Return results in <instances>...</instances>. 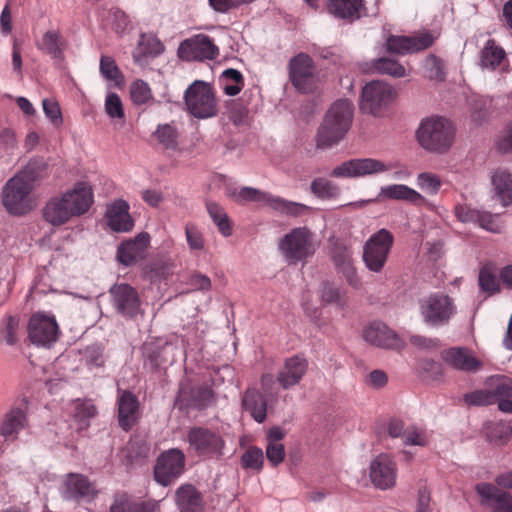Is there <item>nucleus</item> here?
Returning <instances> with one entry per match:
<instances>
[{
	"instance_id": "64",
	"label": "nucleus",
	"mask_w": 512,
	"mask_h": 512,
	"mask_svg": "<svg viewBox=\"0 0 512 512\" xmlns=\"http://www.w3.org/2000/svg\"><path fill=\"white\" fill-rule=\"evenodd\" d=\"M387 431L392 438L401 437L403 439V433L405 431L403 421L397 418L391 419L388 423Z\"/></svg>"
},
{
	"instance_id": "4",
	"label": "nucleus",
	"mask_w": 512,
	"mask_h": 512,
	"mask_svg": "<svg viewBox=\"0 0 512 512\" xmlns=\"http://www.w3.org/2000/svg\"><path fill=\"white\" fill-rule=\"evenodd\" d=\"M496 485L478 483L475 490L481 498V504L490 508L491 512H512V494L503 489L512 490V471L499 474L495 478Z\"/></svg>"
},
{
	"instance_id": "1",
	"label": "nucleus",
	"mask_w": 512,
	"mask_h": 512,
	"mask_svg": "<svg viewBox=\"0 0 512 512\" xmlns=\"http://www.w3.org/2000/svg\"><path fill=\"white\" fill-rule=\"evenodd\" d=\"M93 203V192L85 182L51 197L43 207V218L53 226H61L73 217L85 214Z\"/></svg>"
},
{
	"instance_id": "63",
	"label": "nucleus",
	"mask_w": 512,
	"mask_h": 512,
	"mask_svg": "<svg viewBox=\"0 0 512 512\" xmlns=\"http://www.w3.org/2000/svg\"><path fill=\"white\" fill-rule=\"evenodd\" d=\"M18 328V320L9 316L6 320L5 328L3 330V337L8 345H14L17 341L16 331Z\"/></svg>"
},
{
	"instance_id": "51",
	"label": "nucleus",
	"mask_w": 512,
	"mask_h": 512,
	"mask_svg": "<svg viewBox=\"0 0 512 512\" xmlns=\"http://www.w3.org/2000/svg\"><path fill=\"white\" fill-rule=\"evenodd\" d=\"M97 413L96 407L90 400H77L74 403L73 416L75 420L85 426H88V420L93 418Z\"/></svg>"
},
{
	"instance_id": "7",
	"label": "nucleus",
	"mask_w": 512,
	"mask_h": 512,
	"mask_svg": "<svg viewBox=\"0 0 512 512\" xmlns=\"http://www.w3.org/2000/svg\"><path fill=\"white\" fill-rule=\"evenodd\" d=\"M187 111L196 118L205 119L217 113L213 87L204 81H194L184 93Z\"/></svg>"
},
{
	"instance_id": "34",
	"label": "nucleus",
	"mask_w": 512,
	"mask_h": 512,
	"mask_svg": "<svg viewBox=\"0 0 512 512\" xmlns=\"http://www.w3.org/2000/svg\"><path fill=\"white\" fill-rule=\"evenodd\" d=\"M383 200H401L410 202L412 204H418L424 201L423 196L416 190L403 185V184H392L383 186L375 199V201Z\"/></svg>"
},
{
	"instance_id": "48",
	"label": "nucleus",
	"mask_w": 512,
	"mask_h": 512,
	"mask_svg": "<svg viewBox=\"0 0 512 512\" xmlns=\"http://www.w3.org/2000/svg\"><path fill=\"white\" fill-rule=\"evenodd\" d=\"M154 136L166 149L175 150L178 145V132L172 124L158 125Z\"/></svg>"
},
{
	"instance_id": "60",
	"label": "nucleus",
	"mask_w": 512,
	"mask_h": 512,
	"mask_svg": "<svg viewBox=\"0 0 512 512\" xmlns=\"http://www.w3.org/2000/svg\"><path fill=\"white\" fill-rule=\"evenodd\" d=\"M266 457L272 466H278L285 459L284 445L281 443H268L266 446Z\"/></svg>"
},
{
	"instance_id": "45",
	"label": "nucleus",
	"mask_w": 512,
	"mask_h": 512,
	"mask_svg": "<svg viewBox=\"0 0 512 512\" xmlns=\"http://www.w3.org/2000/svg\"><path fill=\"white\" fill-rule=\"evenodd\" d=\"M321 300L325 304H334L339 308L346 307L348 303L346 292L330 282L323 283Z\"/></svg>"
},
{
	"instance_id": "52",
	"label": "nucleus",
	"mask_w": 512,
	"mask_h": 512,
	"mask_svg": "<svg viewBox=\"0 0 512 512\" xmlns=\"http://www.w3.org/2000/svg\"><path fill=\"white\" fill-rule=\"evenodd\" d=\"M131 99L135 104L142 105L152 99V91L143 80H136L130 87Z\"/></svg>"
},
{
	"instance_id": "22",
	"label": "nucleus",
	"mask_w": 512,
	"mask_h": 512,
	"mask_svg": "<svg viewBox=\"0 0 512 512\" xmlns=\"http://www.w3.org/2000/svg\"><path fill=\"white\" fill-rule=\"evenodd\" d=\"M308 360L302 355H294L286 358L282 368L278 371L277 382L288 390L301 382L308 371Z\"/></svg>"
},
{
	"instance_id": "58",
	"label": "nucleus",
	"mask_w": 512,
	"mask_h": 512,
	"mask_svg": "<svg viewBox=\"0 0 512 512\" xmlns=\"http://www.w3.org/2000/svg\"><path fill=\"white\" fill-rule=\"evenodd\" d=\"M105 110L111 118H123L124 109L120 97L116 93H109L105 100Z\"/></svg>"
},
{
	"instance_id": "41",
	"label": "nucleus",
	"mask_w": 512,
	"mask_h": 512,
	"mask_svg": "<svg viewBox=\"0 0 512 512\" xmlns=\"http://www.w3.org/2000/svg\"><path fill=\"white\" fill-rule=\"evenodd\" d=\"M311 193L322 200L337 199L341 194V189L337 183L325 178L316 177L310 184Z\"/></svg>"
},
{
	"instance_id": "50",
	"label": "nucleus",
	"mask_w": 512,
	"mask_h": 512,
	"mask_svg": "<svg viewBox=\"0 0 512 512\" xmlns=\"http://www.w3.org/2000/svg\"><path fill=\"white\" fill-rule=\"evenodd\" d=\"M214 399V392L211 386L207 384L200 385L191 390V400L194 407L204 409L208 407Z\"/></svg>"
},
{
	"instance_id": "3",
	"label": "nucleus",
	"mask_w": 512,
	"mask_h": 512,
	"mask_svg": "<svg viewBox=\"0 0 512 512\" xmlns=\"http://www.w3.org/2000/svg\"><path fill=\"white\" fill-rule=\"evenodd\" d=\"M455 127L450 120L442 116L424 118L416 131L419 145L426 151L444 154L452 147Z\"/></svg>"
},
{
	"instance_id": "29",
	"label": "nucleus",
	"mask_w": 512,
	"mask_h": 512,
	"mask_svg": "<svg viewBox=\"0 0 512 512\" xmlns=\"http://www.w3.org/2000/svg\"><path fill=\"white\" fill-rule=\"evenodd\" d=\"M129 204L122 200L111 203L106 210L108 226L116 232H128L134 227V220L129 214Z\"/></svg>"
},
{
	"instance_id": "31",
	"label": "nucleus",
	"mask_w": 512,
	"mask_h": 512,
	"mask_svg": "<svg viewBox=\"0 0 512 512\" xmlns=\"http://www.w3.org/2000/svg\"><path fill=\"white\" fill-rule=\"evenodd\" d=\"M327 9L335 18L352 23L361 17L365 6L364 0H329Z\"/></svg>"
},
{
	"instance_id": "13",
	"label": "nucleus",
	"mask_w": 512,
	"mask_h": 512,
	"mask_svg": "<svg viewBox=\"0 0 512 512\" xmlns=\"http://www.w3.org/2000/svg\"><path fill=\"white\" fill-rule=\"evenodd\" d=\"M438 35L423 30L409 36L389 35L385 41V49L390 54L407 55L419 53L432 47Z\"/></svg>"
},
{
	"instance_id": "8",
	"label": "nucleus",
	"mask_w": 512,
	"mask_h": 512,
	"mask_svg": "<svg viewBox=\"0 0 512 512\" xmlns=\"http://www.w3.org/2000/svg\"><path fill=\"white\" fill-rule=\"evenodd\" d=\"M279 248L289 264L304 262L316 251L313 234L306 227L292 229L283 237Z\"/></svg>"
},
{
	"instance_id": "24",
	"label": "nucleus",
	"mask_w": 512,
	"mask_h": 512,
	"mask_svg": "<svg viewBox=\"0 0 512 512\" xmlns=\"http://www.w3.org/2000/svg\"><path fill=\"white\" fill-rule=\"evenodd\" d=\"M372 483L380 489H389L396 482V464L387 455H379L370 465Z\"/></svg>"
},
{
	"instance_id": "43",
	"label": "nucleus",
	"mask_w": 512,
	"mask_h": 512,
	"mask_svg": "<svg viewBox=\"0 0 512 512\" xmlns=\"http://www.w3.org/2000/svg\"><path fill=\"white\" fill-rule=\"evenodd\" d=\"M372 69L379 74H386L394 78L407 75L405 67L396 59L381 57L372 62Z\"/></svg>"
},
{
	"instance_id": "20",
	"label": "nucleus",
	"mask_w": 512,
	"mask_h": 512,
	"mask_svg": "<svg viewBox=\"0 0 512 512\" xmlns=\"http://www.w3.org/2000/svg\"><path fill=\"white\" fill-rule=\"evenodd\" d=\"M98 492L95 483L91 482L88 477L77 473H69L66 476L63 491L65 499L76 502H91L97 497Z\"/></svg>"
},
{
	"instance_id": "38",
	"label": "nucleus",
	"mask_w": 512,
	"mask_h": 512,
	"mask_svg": "<svg viewBox=\"0 0 512 512\" xmlns=\"http://www.w3.org/2000/svg\"><path fill=\"white\" fill-rule=\"evenodd\" d=\"M17 175L35 189L42 180L49 176L48 163L43 159H33Z\"/></svg>"
},
{
	"instance_id": "14",
	"label": "nucleus",
	"mask_w": 512,
	"mask_h": 512,
	"mask_svg": "<svg viewBox=\"0 0 512 512\" xmlns=\"http://www.w3.org/2000/svg\"><path fill=\"white\" fill-rule=\"evenodd\" d=\"M391 166L374 158H354L335 166L329 176L338 179L362 178L389 171Z\"/></svg>"
},
{
	"instance_id": "36",
	"label": "nucleus",
	"mask_w": 512,
	"mask_h": 512,
	"mask_svg": "<svg viewBox=\"0 0 512 512\" xmlns=\"http://www.w3.org/2000/svg\"><path fill=\"white\" fill-rule=\"evenodd\" d=\"M164 51L162 42L154 36H141V39L133 52L134 62L143 65L147 58H155Z\"/></svg>"
},
{
	"instance_id": "49",
	"label": "nucleus",
	"mask_w": 512,
	"mask_h": 512,
	"mask_svg": "<svg viewBox=\"0 0 512 512\" xmlns=\"http://www.w3.org/2000/svg\"><path fill=\"white\" fill-rule=\"evenodd\" d=\"M264 464V454L257 446L248 447L241 456V465L244 469L261 471Z\"/></svg>"
},
{
	"instance_id": "5",
	"label": "nucleus",
	"mask_w": 512,
	"mask_h": 512,
	"mask_svg": "<svg viewBox=\"0 0 512 512\" xmlns=\"http://www.w3.org/2000/svg\"><path fill=\"white\" fill-rule=\"evenodd\" d=\"M232 197L240 204L247 202L263 203L282 214L293 217L300 216L309 210V207L302 203L287 201L252 187H242L239 191L235 190Z\"/></svg>"
},
{
	"instance_id": "57",
	"label": "nucleus",
	"mask_w": 512,
	"mask_h": 512,
	"mask_svg": "<svg viewBox=\"0 0 512 512\" xmlns=\"http://www.w3.org/2000/svg\"><path fill=\"white\" fill-rule=\"evenodd\" d=\"M135 503L136 501H134L127 493H117L114 496L110 512H134Z\"/></svg>"
},
{
	"instance_id": "62",
	"label": "nucleus",
	"mask_w": 512,
	"mask_h": 512,
	"mask_svg": "<svg viewBox=\"0 0 512 512\" xmlns=\"http://www.w3.org/2000/svg\"><path fill=\"white\" fill-rule=\"evenodd\" d=\"M86 362L95 367L104 365L103 349L100 346H89L85 350Z\"/></svg>"
},
{
	"instance_id": "2",
	"label": "nucleus",
	"mask_w": 512,
	"mask_h": 512,
	"mask_svg": "<svg viewBox=\"0 0 512 512\" xmlns=\"http://www.w3.org/2000/svg\"><path fill=\"white\" fill-rule=\"evenodd\" d=\"M354 107L351 101L340 99L327 110L318 129L317 146L330 148L338 144L348 133L353 121Z\"/></svg>"
},
{
	"instance_id": "37",
	"label": "nucleus",
	"mask_w": 512,
	"mask_h": 512,
	"mask_svg": "<svg viewBox=\"0 0 512 512\" xmlns=\"http://www.w3.org/2000/svg\"><path fill=\"white\" fill-rule=\"evenodd\" d=\"M491 391L494 395V403H498L499 410L512 413V379L508 377L497 378Z\"/></svg>"
},
{
	"instance_id": "61",
	"label": "nucleus",
	"mask_w": 512,
	"mask_h": 512,
	"mask_svg": "<svg viewBox=\"0 0 512 512\" xmlns=\"http://www.w3.org/2000/svg\"><path fill=\"white\" fill-rule=\"evenodd\" d=\"M42 106L45 115L54 125L59 126L62 123V115L58 103L50 99H44Z\"/></svg>"
},
{
	"instance_id": "27",
	"label": "nucleus",
	"mask_w": 512,
	"mask_h": 512,
	"mask_svg": "<svg viewBox=\"0 0 512 512\" xmlns=\"http://www.w3.org/2000/svg\"><path fill=\"white\" fill-rule=\"evenodd\" d=\"M333 263L337 272L341 273L348 285L353 288L361 287V280L354 266L352 252L345 246H336L332 254Z\"/></svg>"
},
{
	"instance_id": "33",
	"label": "nucleus",
	"mask_w": 512,
	"mask_h": 512,
	"mask_svg": "<svg viewBox=\"0 0 512 512\" xmlns=\"http://www.w3.org/2000/svg\"><path fill=\"white\" fill-rule=\"evenodd\" d=\"M242 406L258 423H263L267 417V400L256 388H248L242 397Z\"/></svg>"
},
{
	"instance_id": "55",
	"label": "nucleus",
	"mask_w": 512,
	"mask_h": 512,
	"mask_svg": "<svg viewBox=\"0 0 512 512\" xmlns=\"http://www.w3.org/2000/svg\"><path fill=\"white\" fill-rule=\"evenodd\" d=\"M441 179L439 176L429 172L420 173L417 177V185L430 194H436L441 187Z\"/></svg>"
},
{
	"instance_id": "23",
	"label": "nucleus",
	"mask_w": 512,
	"mask_h": 512,
	"mask_svg": "<svg viewBox=\"0 0 512 512\" xmlns=\"http://www.w3.org/2000/svg\"><path fill=\"white\" fill-rule=\"evenodd\" d=\"M457 219L463 223H478L479 226L492 233H501L503 225L498 222L497 216L490 212L479 211L466 204H458L454 208Z\"/></svg>"
},
{
	"instance_id": "19",
	"label": "nucleus",
	"mask_w": 512,
	"mask_h": 512,
	"mask_svg": "<svg viewBox=\"0 0 512 512\" xmlns=\"http://www.w3.org/2000/svg\"><path fill=\"white\" fill-rule=\"evenodd\" d=\"M28 400L23 398L21 403L10 409L0 422V436L7 442L17 440L19 433L28 427Z\"/></svg>"
},
{
	"instance_id": "21",
	"label": "nucleus",
	"mask_w": 512,
	"mask_h": 512,
	"mask_svg": "<svg viewBox=\"0 0 512 512\" xmlns=\"http://www.w3.org/2000/svg\"><path fill=\"white\" fill-rule=\"evenodd\" d=\"M113 305L116 310L125 317L133 318L140 310V297L135 288L121 283L110 289Z\"/></svg>"
},
{
	"instance_id": "39",
	"label": "nucleus",
	"mask_w": 512,
	"mask_h": 512,
	"mask_svg": "<svg viewBox=\"0 0 512 512\" xmlns=\"http://www.w3.org/2000/svg\"><path fill=\"white\" fill-rule=\"evenodd\" d=\"M64 39L59 31L50 30L44 33L42 38L36 43L37 48L50 55L54 59H60L63 56Z\"/></svg>"
},
{
	"instance_id": "18",
	"label": "nucleus",
	"mask_w": 512,
	"mask_h": 512,
	"mask_svg": "<svg viewBox=\"0 0 512 512\" xmlns=\"http://www.w3.org/2000/svg\"><path fill=\"white\" fill-rule=\"evenodd\" d=\"M59 334V327L54 317L43 314H34L28 324V336L37 344L46 346L56 342Z\"/></svg>"
},
{
	"instance_id": "47",
	"label": "nucleus",
	"mask_w": 512,
	"mask_h": 512,
	"mask_svg": "<svg viewBox=\"0 0 512 512\" xmlns=\"http://www.w3.org/2000/svg\"><path fill=\"white\" fill-rule=\"evenodd\" d=\"M423 67L427 77L430 80L442 82L446 78L445 63L435 54H429L425 57Z\"/></svg>"
},
{
	"instance_id": "30",
	"label": "nucleus",
	"mask_w": 512,
	"mask_h": 512,
	"mask_svg": "<svg viewBox=\"0 0 512 512\" xmlns=\"http://www.w3.org/2000/svg\"><path fill=\"white\" fill-rule=\"evenodd\" d=\"M139 402L130 391H124L118 398V421L124 431H129L137 421Z\"/></svg>"
},
{
	"instance_id": "15",
	"label": "nucleus",
	"mask_w": 512,
	"mask_h": 512,
	"mask_svg": "<svg viewBox=\"0 0 512 512\" xmlns=\"http://www.w3.org/2000/svg\"><path fill=\"white\" fill-rule=\"evenodd\" d=\"M289 77L293 86L301 93L312 92L318 80L313 59L305 53H299L289 62Z\"/></svg>"
},
{
	"instance_id": "53",
	"label": "nucleus",
	"mask_w": 512,
	"mask_h": 512,
	"mask_svg": "<svg viewBox=\"0 0 512 512\" xmlns=\"http://www.w3.org/2000/svg\"><path fill=\"white\" fill-rule=\"evenodd\" d=\"M403 441L406 445L425 446L428 443V434L422 428L407 427L403 433Z\"/></svg>"
},
{
	"instance_id": "42",
	"label": "nucleus",
	"mask_w": 512,
	"mask_h": 512,
	"mask_svg": "<svg viewBox=\"0 0 512 512\" xmlns=\"http://www.w3.org/2000/svg\"><path fill=\"white\" fill-rule=\"evenodd\" d=\"M206 209L218 231L228 237L232 234V225L230 219L222 206L216 202H207Z\"/></svg>"
},
{
	"instance_id": "32",
	"label": "nucleus",
	"mask_w": 512,
	"mask_h": 512,
	"mask_svg": "<svg viewBox=\"0 0 512 512\" xmlns=\"http://www.w3.org/2000/svg\"><path fill=\"white\" fill-rule=\"evenodd\" d=\"M175 497L180 512H204L202 494L193 485L180 486L176 490Z\"/></svg>"
},
{
	"instance_id": "46",
	"label": "nucleus",
	"mask_w": 512,
	"mask_h": 512,
	"mask_svg": "<svg viewBox=\"0 0 512 512\" xmlns=\"http://www.w3.org/2000/svg\"><path fill=\"white\" fill-rule=\"evenodd\" d=\"M223 90L229 96L237 95L244 86V79L240 71L236 69H226L221 75Z\"/></svg>"
},
{
	"instance_id": "25",
	"label": "nucleus",
	"mask_w": 512,
	"mask_h": 512,
	"mask_svg": "<svg viewBox=\"0 0 512 512\" xmlns=\"http://www.w3.org/2000/svg\"><path fill=\"white\" fill-rule=\"evenodd\" d=\"M441 358L448 366L464 372H474L481 367V362L465 347L445 349L441 352Z\"/></svg>"
},
{
	"instance_id": "12",
	"label": "nucleus",
	"mask_w": 512,
	"mask_h": 512,
	"mask_svg": "<svg viewBox=\"0 0 512 512\" xmlns=\"http://www.w3.org/2000/svg\"><path fill=\"white\" fill-rule=\"evenodd\" d=\"M396 97L393 87L383 81L367 83L361 94L360 110L374 116L380 115Z\"/></svg>"
},
{
	"instance_id": "17",
	"label": "nucleus",
	"mask_w": 512,
	"mask_h": 512,
	"mask_svg": "<svg viewBox=\"0 0 512 512\" xmlns=\"http://www.w3.org/2000/svg\"><path fill=\"white\" fill-rule=\"evenodd\" d=\"M178 55L185 61L213 60L219 55V49L212 38L204 34H197L181 42Z\"/></svg>"
},
{
	"instance_id": "9",
	"label": "nucleus",
	"mask_w": 512,
	"mask_h": 512,
	"mask_svg": "<svg viewBox=\"0 0 512 512\" xmlns=\"http://www.w3.org/2000/svg\"><path fill=\"white\" fill-rule=\"evenodd\" d=\"M187 441L199 457L219 459L224 455L225 440L220 433L212 429L192 427L187 433Z\"/></svg>"
},
{
	"instance_id": "6",
	"label": "nucleus",
	"mask_w": 512,
	"mask_h": 512,
	"mask_svg": "<svg viewBox=\"0 0 512 512\" xmlns=\"http://www.w3.org/2000/svg\"><path fill=\"white\" fill-rule=\"evenodd\" d=\"M419 311L427 325L439 327L450 322L456 313V306L450 296L435 292L419 300Z\"/></svg>"
},
{
	"instance_id": "44",
	"label": "nucleus",
	"mask_w": 512,
	"mask_h": 512,
	"mask_svg": "<svg viewBox=\"0 0 512 512\" xmlns=\"http://www.w3.org/2000/svg\"><path fill=\"white\" fill-rule=\"evenodd\" d=\"M99 70L103 78L112 82L115 86L123 84L124 75L112 57L102 55L100 58Z\"/></svg>"
},
{
	"instance_id": "28",
	"label": "nucleus",
	"mask_w": 512,
	"mask_h": 512,
	"mask_svg": "<svg viewBox=\"0 0 512 512\" xmlns=\"http://www.w3.org/2000/svg\"><path fill=\"white\" fill-rule=\"evenodd\" d=\"M363 338L368 343L382 348H398L400 344L396 333L379 321L372 322L364 329Z\"/></svg>"
},
{
	"instance_id": "56",
	"label": "nucleus",
	"mask_w": 512,
	"mask_h": 512,
	"mask_svg": "<svg viewBox=\"0 0 512 512\" xmlns=\"http://www.w3.org/2000/svg\"><path fill=\"white\" fill-rule=\"evenodd\" d=\"M464 401L468 405L487 406L494 404V395H492V391L477 390L466 394L464 396Z\"/></svg>"
},
{
	"instance_id": "59",
	"label": "nucleus",
	"mask_w": 512,
	"mask_h": 512,
	"mask_svg": "<svg viewBox=\"0 0 512 512\" xmlns=\"http://www.w3.org/2000/svg\"><path fill=\"white\" fill-rule=\"evenodd\" d=\"M187 243L192 250H202L204 248V239L198 228L192 224L185 227Z\"/></svg>"
},
{
	"instance_id": "26",
	"label": "nucleus",
	"mask_w": 512,
	"mask_h": 512,
	"mask_svg": "<svg viewBox=\"0 0 512 512\" xmlns=\"http://www.w3.org/2000/svg\"><path fill=\"white\" fill-rule=\"evenodd\" d=\"M149 243L150 237L147 233H140L134 239L123 242L117 251L119 262L129 266L144 259Z\"/></svg>"
},
{
	"instance_id": "16",
	"label": "nucleus",
	"mask_w": 512,
	"mask_h": 512,
	"mask_svg": "<svg viewBox=\"0 0 512 512\" xmlns=\"http://www.w3.org/2000/svg\"><path fill=\"white\" fill-rule=\"evenodd\" d=\"M185 455L182 450L177 448L169 449L163 452L157 459L154 467L155 480L168 486L175 481L184 472Z\"/></svg>"
},
{
	"instance_id": "40",
	"label": "nucleus",
	"mask_w": 512,
	"mask_h": 512,
	"mask_svg": "<svg viewBox=\"0 0 512 512\" xmlns=\"http://www.w3.org/2000/svg\"><path fill=\"white\" fill-rule=\"evenodd\" d=\"M506 53L502 47L496 44L494 39L486 41L480 52V64L483 68L496 69L505 59Z\"/></svg>"
},
{
	"instance_id": "54",
	"label": "nucleus",
	"mask_w": 512,
	"mask_h": 512,
	"mask_svg": "<svg viewBox=\"0 0 512 512\" xmlns=\"http://www.w3.org/2000/svg\"><path fill=\"white\" fill-rule=\"evenodd\" d=\"M478 282L480 289L488 294H495L500 291V284L497 277L486 268L480 270Z\"/></svg>"
},
{
	"instance_id": "10",
	"label": "nucleus",
	"mask_w": 512,
	"mask_h": 512,
	"mask_svg": "<svg viewBox=\"0 0 512 512\" xmlns=\"http://www.w3.org/2000/svg\"><path fill=\"white\" fill-rule=\"evenodd\" d=\"M34 189L17 174L9 179L2 190V202L13 215H24L33 209L31 193Z\"/></svg>"
},
{
	"instance_id": "11",
	"label": "nucleus",
	"mask_w": 512,
	"mask_h": 512,
	"mask_svg": "<svg viewBox=\"0 0 512 512\" xmlns=\"http://www.w3.org/2000/svg\"><path fill=\"white\" fill-rule=\"evenodd\" d=\"M394 244V236L387 229H380L370 236L363 248V261L372 272L379 273L384 268Z\"/></svg>"
},
{
	"instance_id": "35",
	"label": "nucleus",
	"mask_w": 512,
	"mask_h": 512,
	"mask_svg": "<svg viewBox=\"0 0 512 512\" xmlns=\"http://www.w3.org/2000/svg\"><path fill=\"white\" fill-rule=\"evenodd\" d=\"M494 193L503 206L512 205V175L506 169H497L491 178Z\"/></svg>"
}]
</instances>
